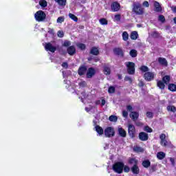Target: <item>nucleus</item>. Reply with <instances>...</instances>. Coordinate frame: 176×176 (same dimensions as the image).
<instances>
[{"instance_id":"5701e85b","label":"nucleus","mask_w":176,"mask_h":176,"mask_svg":"<svg viewBox=\"0 0 176 176\" xmlns=\"http://www.w3.org/2000/svg\"><path fill=\"white\" fill-rule=\"evenodd\" d=\"M157 86L160 90H164L166 88V84L162 80H157Z\"/></svg>"},{"instance_id":"774afa93","label":"nucleus","mask_w":176,"mask_h":176,"mask_svg":"<svg viewBox=\"0 0 176 176\" xmlns=\"http://www.w3.org/2000/svg\"><path fill=\"white\" fill-rule=\"evenodd\" d=\"M171 10L174 13H176V6L171 7Z\"/></svg>"},{"instance_id":"4468645a","label":"nucleus","mask_w":176,"mask_h":176,"mask_svg":"<svg viewBox=\"0 0 176 176\" xmlns=\"http://www.w3.org/2000/svg\"><path fill=\"white\" fill-rule=\"evenodd\" d=\"M129 116L132 119L133 122H137V120H138V118H140V113L137 111H131Z\"/></svg>"},{"instance_id":"864d4df0","label":"nucleus","mask_w":176,"mask_h":176,"mask_svg":"<svg viewBox=\"0 0 176 176\" xmlns=\"http://www.w3.org/2000/svg\"><path fill=\"white\" fill-rule=\"evenodd\" d=\"M57 23H60L61 24V23H64V16H59L57 20H56Z\"/></svg>"},{"instance_id":"4be33fe9","label":"nucleus","mask_w":176,"mask_h":176,"mask_svg":"<svg viewBox=\"0 0 176 176\" xmlns=\"http://www.w3.org/2000/svg\"><path fill=\"white\" fill-rule=\"evenodd\" d=\"M154 8H155V10L157 12H162V6H160V3H159V2L157 1H154Z\"/></svg>"},{"instance_id":"f704fd0d","label":"nucleus","mask_w":176,"mask_h":176,"mask_svg":"<svg viewBox=\"0 0 176 176\" xmlns=\"http://www.w3.org/2000/svg\"><path fill=\"white\" fill-rule=\"evenodd\" d=\"M69 17L76 23H78V16L72 13L69 14Z\"/></svg>"},{"instance_id":"393cba45","label":"nucleus","mask_w":176,"mask_h":176,"mask_svg":"<svg viewBox=\"0 0 176 176\" xmlns=\"http://www.w3.org/2000/svg\"><path fill=\"white\" fill-rule=\"evenodd\" d=\"M157 157L159 160H163L166 157V153L163 151L158 152L157 153Z\"/></svg>"},{"instance_id":"13d9d810","label":"nucleus","mask_w":176,"mask_h":176,"mask_svg":"<svg viewBox=\"0 0 176 176\" xmlns=\"http://www.w3.org/2000/svg\"><path fill=\"white\" fill-rule=\"evenodd\" d=\"M122 116L123 118H127L129 116V112L126 111V110H124L122 111Z\"/></svg>"},{"instance_id":"cd10ccee","label":"nucleus","mask_w":176,"mask_h":176,"mask_svg":"<svg viewBox=\"0 0 176 176\" xmlns=\"http://www.w3.org/2000/svg\"><path fill=\"white\" fill-rule=\"evenodd\" d=\"M134 152H136V153H142L144 152V148L140 146H134L133 148Z\"/></svg>"},{"instance_id":"9d476101","label":"nucleus","mask_w":176,"mask_h":176,"mask_svg":"<svg viewBox=\"0 0 176 176\" xmlns=\"http://www.w3.org/2000/svg\"><path fill=\"white\" fill-rule=\"evenodd\" d=\"M113 52L116 56H120V57H124V52H123V49L121 47H115L113 50Z\"/></svg>"},{"instance_id":"e433bc0d","label":"nucleus","mask_w":176,"mask_h":176,"mask_svg":"<svg viewBox=\"0 0 176 176\" xmlns=\"http://www.w3.org/2000/svg\"><path fill=\"white\" fill-rule=\"evenodd\" d=\"M140 69V71H142V72H145V74H146V72H148L149 71V67L145 65H142Z\"/></svg>"},{"instance_id":"b1692460","label":"nucleus","mask_w":176,"mask_h":176,"mask_svg":"<svg viewBox=\"0 0 176 176\" xmlns=\"http://www.w3.org/2000/svg\"><path fill=\"white\" fill-rule=\"evenodd\" d=\"M95 128L96 131L99 134V135H102V134H104V129L102 127L100 126V125H96Z\"/></svg>"},{"instance_id":"58836bf2","label":"nucleus","mask_w":176,"mask_h":176,"mask_svg":"<svg viewBox=\"0 0 176 176\" xmlns=\"http://www.w3.org/2000/svg\"><path fill=\"white\" fill-rule=\"evenodd\" d=\"M39 5L41 8H46L47 6V1L46 0H41L39 1Z\"/></svg>"},{"instance_id":"a19ab883","label":"nucleus","mask_w":176,"mask_h":176,"mask_svg":"<svg viewBox=\"0 0 176 176\" xmlns=\"http://www.w3.org/2000/svg\"><path fill=\"white\" fill-rule=\"evenodd\" d=\"M116 91V89H115V87L113 86H110L108 89V93L109 94H113V93H115Z\"/></svg>"},{"instance_id":"7c9ffc66","label":"nucleus","mask_w":176,"mask_h":176,"mask_svg":"<svg viewBox=\"0 0 176 176\" xmlns=\"http://www.w3.org/2000/svg\"><path fill=\"white\" fill-rule=\"evenodd\" d=\"M168 89L170 90V91H176V85L174 83H170L168 85Z\"/></svg>"},{"instance_id":"4c0bfd02","label":"nucleus","mask_w":176,"mask_h":176,"mask_svg":"<svg viewBox=\"0 0 176 176\" xmlns=\"http://www.w3.org/2000/svg\"><path fill=\"white\" fill-rule=\"evenodd\" d=\"M122 39L123 41H124L125 42L129 41V33H127V32H124L122 33Z\"/></svg>"},{"instance_id":"412c9836","label":"nucleus","mask_w":176,"mask_h":176,"mask_svg":"<svg viewBox=\"0 0 176 176\" xmlns=\"http://www.w3.org/2000/svg\"><path fill=\"white\" fill-rule=\"evenodd\" d=\"M158 63H160L161 65H164V67H167L168 65V63L165 58H158Z\"/></svg>"},{"instance_id":"c9c22d12","label":"nucleus","mask_w":176,"mask_h":176,"mask_svg":"<svg viewBox=\"0 0 176 176\" xmlns=\"http://www.w3.org/2000/svg\"><path fill=\"white\" fill-rule=\"evenodd\" d=\"M99 23L102 25H108V20H107V19L105 18H102L99 20Z\"/></svg>"},{"instance_id":"49530a36","label":"nucleus","mask_w":176,"mask_h":176,"mask_svg":"<svg viewBox=\"0 0 176 176\" xmlns=\"http://www.w3.org/2000/svg\"><path fill=\"white\" fill-rule=\"evenodd\" d=\"M123 171L124 173H130V167L127 165H124V164Z\"/></svg>"},{"instance_id":"423d86ee","label":"nucleus","mask_w":176,"mask_h":176,"mask_svg":"<svg viewBox=\"0 0 176 176\" xmlns=\"http://www.w3.org/2000/svg\"><path fill=\"white\" fill-rule=\"evenodd\" d=\"M128 134L131 138H135V126L132 124H129L128 126Z\"/></svg>"},{"instance_id":"dca6fc26","label":"nucleus","mask_w":176,"mask_h":176,"mask_svg":"<svg viewBox=\"0 0 176 176\" xmlns=\"http://www.w3.org/2000/svg\"><path fill=\"white\" fill-rule=\"evenodd\" d=\"M90 54L92 56H98L100 54V50L97 47H92L89 52Z\"/></svg>"},{"instance_id":"ddd939ff","label":"nucleus","mask_w":176,"mask_h":176,"mask_svg":"<svg viewBox=\"0 0 176 176\" xmlns=\"http://www.w3.org/2000/svg\"><path fill=\"white\" fill-rule=\"evenodd\" d=\"M67 52L69 56H74L76 54V48L74 45H71L67 48Z\"/></svg>"},{"instance_id":"0e129e2a","label":"nucleus","mask_w":176,"mask_h":176,"mask_svg":"<svg viewBox=\"0 0 176 176\" xmlns=\"http://www.w3.org/2000/svg\"><path fill=\"white\" fill-rule=\"evenodd\" d=\"M62 67H63V68H68V63H67V62L63 63H62Z\"/></svg>"},{"instance_id":"f3484780","label":"nucleus","mask_w":176,"mask_h":176,"mask_svg":"<svg viewBox=\"0 0 176 176\" xmlns=\"http://www.w3.org/2000/svg\"><path fill=\"white\" fill-rule=\"evenodd\" d=\"M118 135L120 137H122V138H126L127 136V132L123 128L120 127L118 128Z\"/></svg>"},{"instance_id":"c03bdc74","label":"nucleus","mask_w":176,"mask_h":176,"mask_svg":"<svg viewBox=\"0 0 176 176\" xmlns=\"http://www.w3.org/2000/svg\"><path fill=\"white\" fill-rule=\"evenodd\" d=\"M144 131H146V133H152L153 131V129H152V128H151L149 126H145Z\"/></svg>"},{"instance_id":"72a5a7b5","label":"nucleus","mask_w":176,"mask_h":176,"mask_svg":"<svg viewBox=\"0 0 176 176\" xmlns=\"http://www.w3.org/2000/svg\"><path fill=\"white\" fill-rule=\"evenodd\" d=\"M166 109L170 112H173V113L176 112V107L173 105L167 106Z\"/></svg>"},{"instance_id":"20e7f679","label":"nucleus","mask_w":176,"mask_h":176,"mask_svg":"<svg viewBox=\"0 0 176 176\" xmlns=\"http://www.w3.org/2000/svg\"><path fill=\"white\" fill-rule=\"evenodd\" d=\"M34 19L38 22L43 21L46 19V13L43 10H38L35 13Z\"/></svg>"},{"instance_id":"2f4dec72","label":"nucleus","mask_w":176,"mask_h":176,"mask_svg":"<svg viewBox=\"0 0 176 176\" xmlns=\"http://www.w3.org/2000/svg\"><path fill=\"white\" fill-rule=\"evenodd\" d=\"M59 6H65L67 5V0H54Z\"/></svg>"},{"instance_id":"c85d7f7f","label":"nucleus","mask_w":176,"mask_h":176,"mask_svg":"<svg viewBox=\"0 0 176 176\" xmlns=\"http://www.w3.org/2000/svg\"><path fill=\"white\" fill-rule=\"evenodd\" d=\"M76 46L80 50L84 51L86 50V44L83 43H78L76 44Z\"/></svg>"},{"instance_id":"3c124183","label":"nucleus","mask_w":176,"mask_h":176,"mask_svg":"<svg viewBox=\"0 0 176 176\" xmlns=\"http://www.w3.org/2000/svg\"><path fill=\"white\" fill-rule=\"evenodd\" d=\"M146 117L148 118L149 119L153 118V113L151 111L146 112Z\"/></svg>"},{"instance_id":"0eeeda50","label":"nucleus","mask_w":176,"mask_h":176,"mask_svg":"<svg viewBox=\"0 0 176 176\" xmlns=\"http://www.w3.org/2000/svg\"><path fill=\"white\" fill-rule=\"evenodd\" d=\"M45 49L46 52H50L51 53H54L56 50H57V47L56 46H53L52 43H46L45 45Z\"/></svg>"},{"instance_id":"09e8293b","label":"nucleus","mask_w":176,"mask_h":176,"mask_svg":"<svg viewBox=\"0 0 176 176\" xmlns=\"http://www.w3.org/2000/svg\"><path fill=\"white\" fill-rule=\"evenodd\" d=\"M151 35L153 38H159L160 36V34L157 31L153 32Z\"/></svg>"},{"instance_id":"603ef678","label":"nucleus","mask_w":176,"mask_h":176,"mask_svg":"<svg viewBox=\"0 0 176 176\" xmlns=\"http://www.w3.org/2000/svg\"><path fill=\"white\" fill-rule=\"evenodd\" d=\"M125 82H129L130 83H133V79L130 76H125L124 78Z\"/></svg>"},{"instance_id":"4d7b16f0","label":"nucleus","mask_w":176,"mask_h":176,"mask_svg":"<svg viewBox=\"0 0 176 176\" xmlns=\"http://www.w3.org/2000/svg\"><path fill=\"white\" fill-rule=\"evenodd\" d=\"M126 109H127V111H129V112H131H131H133V106H131L130 104L127 105Z\"/></svg>"},{"instance_id":"6e6552de","label":"nucleus","mask_w":176,"mask_h":176,"mask_svg":"<svg viewBox=\"0 0 176 176\" xmlns=\"http://www.w3.org/2000/svg\"><path fill=\"white\" fill-rule=\"evenodd\" d=\"M144 78L146 80V82H151V80H153V79H155V74H153V72H147L144 73Z\"/></svg>"},{"instance_id":"1a4fd4ad","label":"nucleus","mask_w":176,"mask_h":176,"mask_svg":"<svg viewBox=\"0 0 176 176\" xmlns=\"http://www.w3.org/2000/svg\"><path fill=\"white\" fill-rule=\"evenodd\" d=\"M87 72V66L80 65L78 69V74L80 76H83Z\"/></svg>"},{"instance_id":"680f3d73","label":"nucleus","mask_w":176,"mask_h":176,"mask_svg":"<svg viewBox=\"0 0 176 176\" xmlns=\"http://www.w3.org/2000/svg\"><path fill=\"white\" fill-rule=\"evenodd\" d=\"M144 85H145V84L144 83V81L140 80V81L139 82V83H138V87H144Z\"/></svg>"},{"instance_id":"a18cd8bd","label":"nucleus","mask_w":176,"mask_h":176,"mask_svg":"<svg viewBox=\"0 0 176 176\" xmlns=\"http://www.w3.org/2000/svg\"><path fill=\"white\" fill-rule=\"evenodd\" d=\"M157 165H152L150 168H149V171L150 173H155V171H156V168H157Z\"/></svg>"},{"instance_id":"39448f33","label":"nucleus","mask_w":176,"mask_h":176,"mask_svg":"<svg viewBox=\"0 0 176 176\" xmlns=\"http://www.w3.org/2000/svg\"><path fill=\"white\" fill-rule=\"evenodd\" d=\"M104 135L107 138L115 137V129L111 126L107 127L104 129Z\"/></svg>"},{"instance_id":"ea45409f","label":"nucleus","mask_w":176,"mask_h":176,"mask_svg":"<svg viewBox=\"0 0 176 176\" xmlns=\"http://www.w3.org/2000/svg\"><path fill=\"white\" fill-rule=\"evenodd\" d=\"M110 122H118V116L111 115L109 118Z\"/></svg>"},{"instance_id":"a211bd4d","label":"nucleus","mask_w":176,"mask_h":176,"mask_svg":"<svg viewBox=\"0 0 176 176\" xmlns=\"http://www.w3.org/2000/svg\"><path fill=\"white\" fill-rule=\"evenodd\" d=\"M131 171L133 173V174H140V167H138V165H133L131 168Z\"/></svg>"},{"instance_id":"9b49d317","label":"nucleus","mask_w":176,"mask_h":176,"mask_svg":"<svg viewBox=\"0 0 176 176\" xmlns=\"http://www.w3.org/2000/svg\"><path fill=\"white\" fill-rule=\"evenodd\" d=\"M111 8L112 12H119L120 10V3L118 1H113L111 3Z\"/></svg>"},{"instance_id":"5fc2aeb1","label":"nucleus","mask_w":176,"mask_h":176,"mask_svg":"<svg viewBox=\"0 0 176 176\" xmlns=\"http://www.w3.org/2000/svg\"><path fill=\"white\" fill-rule=\"evenodd\" d=\"M115 20H116V21H120V19H122V17L120 16V14H116L114 16Z\"/></svg>"},{"instance_id":"a878e982","label":"nucleus","mask_w":176,"mask_h":176,"mask_svg":"<svg viewBox=\"0 0 176 176\" xmlns=\"http://www.w3.org/2000/svg\"><path fill=\"white\" fill-rule=\"evenodd\" d=\"M170 80H171V78L168 75H166L162 78V82L165 85H168V83H170Z\"/></svg>"},{"instance_id":"de8ad7c7","label":"nucleus","mask_w":176,"mask_h":176,"mask_svg":"<svg viewBox=\"0 0 176 176\" xmlns=\"http://www.w3.org/2000/svg\"><path fill=\"white\" fill-rule=\"evenodd\" d=\"M57 35L58 38H64V32H63V30H59L57 32Z\"/></svg>"},{"instance_id":"f8f14e48","label":"nucleus","mask_w":176,"mask_h":176,"mask_svg":"<svg viewBox=\"0 0 176 176\" xmlns=\"http://www.w3.org/2000/svg\"><path fill=\"white\" fill-rule=\"evenodd\" d=\"M96 75V69L93 67H89L87 71L86 76L87 79H91L92 76Z\"/></svg>"},{"instance_id":"8fccbe9b","label":"nucleus","mask_w":176,"mask_h":176,"mask_svg":"<svg viewBox=\"0 0 176 176\" xmlns=\"http://www.w3.org/2000/svg\"><path fill=\"white\" fill-rule=\"evenodd\" d=\"M78 85L80 86V87H86V86H87V83L86 82V81H82L79 82Z\"/></svg>"},{"instance_id":"bb28decb","label":"nucleus","mask_w":176,"mask_h":176,"mask_svg":"<svg viewBox=\"0 0 176 176\" xmlns=\"http://www.w3.org/2000/svg\"><path fill=\"white\" fill-rule=\"evenodd\" d=\"M142 165L144 168H148V167H151V161L149 160H145L142 162Z\"/></svg>"},{"instance_id":"f257e3e1","label":"nucleus","mask_w":176,"mask_h":176,"mask_svg":"<svg viewBox=\"0 0 176 176\" xmlns=\"http://www.w3.org/2000/svg\"><path fill=\"white\" fill-rule=\"evenodd\" d=\"M124 168V163L123 162H115L112 166V170L117 174L123 173V168Z\"/></svg>"},{"instance_id":"aec40b11","label":"nucleus","mask_w":176,"mask_h":176,"mask_svg":"<svg viewBox=\"0 0 176 176\" xmlns=\"http://www.w3.org/2000/svg\"><path fill=\"white\" fill-rule=\"evenodd\" d=\"M128 163L131 166L133 164V166H137V165H138V160H137L134 157H131L128 160Z\"/></svg>"},{"instance_id":"6e6d98bb","label":"nucleus","mask_w":176,"mask_h":176,"mask_svg":"<svg viewBox=\"0 0 176 176\" xmlns=\"http://www.w3.org/2000/svg\"><path fill=\"white\" fill-rule=\"evenodd\" d=\"M160 144L164 146H167V140L166 139H164V140H161Z\"/></svg>"},{"instance_id":"338daca9","label":"nucleus","mask_w":176,"mask_h":176,"mask_svg":"<svg viewBox=\"0 0 176 176\" xmlns=\"http://www.w3.org/2000/svg\"><path fill=\"white\" fill-rule=\"evenodd\" d=\"M105 102H106L105 100L104 99H102V100H101V105H102V107H104V105H105Z\"/></svg>"},{"instance_id":"f03ea898","label":"nucleus","mask_w":176,"mask_h":176,"mask_svg":"<svg viewBox=\"0 0 176 176\" xmlns=\"http://www.w3.org/2000/svg\"><path fill=\"white\" fill-rule=\"evenodd\" d=\"M132 12H133V13H135V14L140 16L141 14H144V8H142V6H141V4H140V3H134L133 4Z\"/></svg>"},{"instance_id":"79ce46f5","label":"nucleus","mask_w":176,"mask_h":176,"mask_svg":"<svg viewBox=\"0 0 176 176\" xmlns=\"http://www.w3.org/2000/svg\"><path fill=\"white\" fill-rule=\"evenodd\" d=\"M63 46H64L65 47H69V46H71V41L65 40L63 42Z\"/></svg>"},{"instance_id":"473e14b6","label":"nucleus","mask_w":176,"mask_h":176,"mask_svg":"<svg viewBox=\"0 0 176 176\" xmlns=\"http://www.w3.org/2000/svg\"><path fill=\"white\" fill-rule=\"evenodd\" d=\"M129 55L133 58H135V57H137L138 55L137 51L135 50H131V51L129 52Z\"/></svg>"},{"instance_id":"7ed1b4c3","label":"nucleus","mask_w":176,"mask_h":176,"mask_svg":"<svg viewBox=\"0 0 176 176\" xmlns=\"http://www.w3.org/2000/svg\"><path fill=\"white\" fill-rule=\"evenodd\" d=\"M125 65L129 75H134L135 74V63L133 62H126Z\"/></svg>"},{"instance_id":"69168bd1","label":"nucleus","mask_w":176,"mask_h":176,"mask_svg":"<svg viewBox=\"0 0 176 176\" xmlns=\"http://www.w3.org/2000/svg\"><path fill=\"white\" fill-rule=\"evenodd\" d=\"M170 163H172V164L174 166V164H175V161L174 160V158L170 157Z\"/></svg>"},{"instance_id":"6ab92c4d","label":"nucleus","mask_w":176,"mask_h":176,"mask_svg":"<svg viewBox=\"0 0 176 176\" xmlns=\"http://www.w3.org/2000/svg\"><path fill=\"white\" fill-rule=\"evenodd\" d=\"M103 72L104 75H111V67H109V65H105L103 67Z\"/></svg>"},{"instance_id":"e2e57ef3","label":"nucleus","mask_w":176,"mask_h":176,"mask_svg":"<svg viewBox=\"0 0 176 176\" xmlns=\"http://www.w3.org/2000/svg\"><path fill=\"white\" fill-rule=\"evenodd\" d=\"M143 6H145L146 8H149V2H148L147 1H144Z\"/></svg>"},{"instance_id":"2eb2a0df","label":"nucleus","mask_w":176,"mask_h":176,"mask_svg":"<svg viewBox=\"0 0 176 176\" xmlns=\"http://www.w3.org/2000/svg\"><path fill=\"white\" fill-rule=\"evenodd\" d=\"M139 139L140 141H148L149 136L148 135V133L145 132H140L139 133Z\"/></svg>"},{"instance_id":"37998d69","label":"nucleus","mask_w":176,"mask_h":176,"mask_svg":"<svg viewBox=\"0 0 176 176\" xmlns=\"http://www.w3.org/2000/svg\"><path fill=\"white\" fill-rule=\"evenodd\" d=\"M158 21H161V23H165L166 22V18L164 17V15H159L158 16Z\"/></svg>"},{"instance_id":"052dcab7","label":"nucleus","mask_w":176,"mask_h":176,"mask_svg":"<svg viewBox=\"0 0 176 176\" xmlns=\"http://www.w3.org/2000/svg\"><path fill=\"white\" fill-rule=\"evenodd\" d=\"M48 34H50L51 35H54V29L50 28L48 30Z\"/></svg>"},{"instance_id":"c756f323","label":"nucleus","mask_w":176,"mask_h":176,"mask_svg":"<svg viewBox=\"0 0 176 176\" xmlns=\"http://www.w3.org/2000/svg\"><path fill=\"white\" fill-rule=\"evenodd\" d=\"M138 38V32H137L136 31L132 32L131 33V39H132V41H135Z\"/></svg>"},{"instance_id":"bf43d9fd","label":"nucleus","mask_w":176,"mask_h":176,"mask_svg":"<svg viewBox=\"0 0 176 176\" xmlns=\"http://www.w3.org/2000/svg\"><path fill=\"white\" fill-rule=\"evenodd\" d=\"M160 138L161 141H164V140H166V134L162 133L160 135Z\"/></svg>"}]
</instances>
